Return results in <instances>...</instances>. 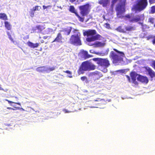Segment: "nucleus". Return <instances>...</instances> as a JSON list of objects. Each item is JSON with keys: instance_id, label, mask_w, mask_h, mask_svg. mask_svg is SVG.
<instances>
[{"instance_id": "bb28decb", "label": "nucleus", "mask_w": 155, "mask_h": 155, "mask_svg": "<svg viewBox=\"0 0 155 155\" xmlns=\"http://www.w3.org/2000/svg\"><path fill=\"white\" fill-rule=\"evenodd\" d=\"M97 73V71H94V72L90 73L89 74V76H94L96 77V74H97L96 73Z\"/></svg>"}, {"instance_id": "8fccbe9b", "label": "nucleus", "mask_w": 155, "mask_h": 155, "mask_svg": "<svg viewBox=\"0 0 155 155\" xmlns=\"http://www.w3.org/2000/svg\"><path fill=\"white\" fill-rule=\"evenodd\" d=\"M105 25H106V27H108L109 26V24H108L107 23Z\"/></svg>"}, {"instance_id": "a19ab883", "label": "nucleus", "mask_w": 155, "mask_h": 155, "mask_svg": "<svg viewBox=\"0 0 155 155\" xmlns=\"http://www.w3.org/2000/svg\"><path fill=\"white\" fill-rule=\"evenodd\" d=\"M103 100L100 99V98H97L96 100H95V101H101Z\"/></svg>"}, {"instance_id": "2eb2a0df", "label": "nucleus", "mask_w": 155, "mask_h": 155, "mask_svg": "<svg viewBox=\"0 0 155 155\" xmlns=\"http://www.w3.org/2000/svg\"><path fill=\"white\" fill-rule=\"evenodd\" d=\"M48 67H38L36 69L37 71L39 72H43L48 71Z\"/></svg>"}, {"instance_id": "393cba45", "label": "nucleus", "mask_w": 155, "mask_h": 155, "mask_svg": "<svg viewBox=\"0 0 155 155\" xmlns=\"http://www.w3.org/2000/svg\"><path fill=\"white\" fill-rule=\"evenodd\" d=\"M41 9V7L40 6H36L32 8L33 11H39Z\"/></svg>"}, {"instance_id": "37998d69", "label": "nucleus", "mask_w": 155, "mask_h": 155, "mask_svg": "<svg viewBox=\"0 0 155 155\" xmlns=\"http://www.w3.org/2000/svg\"><path fill=\"white\" fill-rule=\"evenodd\" d=\"M29 38V36L28 35H27L23 38L24 39H28Z\"/></svg>"}, {"instance_id": "c03bdc74", "label": "nucleus", "mask_w": 155, "mask_h": 155, "mask_svg": "<svg viewBox=\"0 0 155 155\" xmlns=\"http://www.w3.org/2000/svg\"><path fill=\"white\" fill-rule=\"evenodd\" d=\"M90 52L91 53H94V51L93 50H91L90 51Z\"/></svg>"}, {"instance_id": "9b49d317", "label": "nucleus", "mask_w": 155, "mask_h": 155, "mask_svg": "<svg viewBox=\"0 0 155 155\" xmlns=\"http://www.w3.org/2000/svg\"><path fill=\"white\" fill-rule=\"evenodd\" d=\"M137 80L142 83L145 84L147 83L148 82V79L147 77L141 76L140 75L137 77Z\"/></svg>"}, {"instance_id": "20e7f679", "label": "nucleus", "mask_w": 155, "mask_h": 155, "mask_svg": "<svg viewBox=\"0 0 155 155\" xmlns=\"http://www.w3.org/2000/svg\"><path fill=\"white\" fill-rule=\"evenodd\" d=\"M147 5V0H138L137 3L134 6L136 10L142 11L144 9Z\"/></svg>"}, {"instance_id": "09e8293b", "label": "nucleus", "mask_w": 155, "mask_h": 155, "mask_svg": "<svg viewBox=\"0 0 155 155\" xmlns=\"http://www.w3.org/2000/svg\"><path fill=\"white\" fill-rule=\"evenodd\" d=\"M107 71V69L106 68L104 69L103 72H106Z\"/></svg>"}, {"instance_id": "13d9d810", "label": "nucleus", "mask_w": 155, "mask_h": 155, "mask_svg": "<svg viewBox=\"0 0 155 155\" xmlns=\"http://www.w3.org/2000/svg\"><path fill=\"white\" fill-rule=\"evenodd\" d=\"M11 106H13V105H12V104H11Z\"/></svg>"}, {"instance_id": "f3484780", "label": "nucleus", "mask_w": 155, "mask_h": 155, "mask_svg": "<svg viewBox=\"0 0 155 155\" xmlns=\"http://www.w3.org/2000/svg\"><path fill=\"white\" fill-rule=\"evenodd\" d=\"M62 40V36L61 34L60 33H59L56 38L54 39V40L53 41L54 42H61Z\"/></svg>"}, {"instance_id": "ea45409f", "label": "nucleus", "mask_w": 155, "mask_h": 155, "mask_svg": "<svg viewBox=\"0 0 155 155\" xmlns=\"http://www.w3.org/2000/svg\"><path fill=\"white\" fill-rule=\"evenodd\" d=\"M112 5H113L117 0H112Z\"/></svg>"}, {"instance_id": "ddd939ff", "label": "nucleus", "mask_w": 155, "mask_h": 155, "mask_svg": "<svg viewBox=\"0 0 155 155\" xmlns=\"http://www.w3.org/2000/svg\"><path fill=\"white\" fill-rule=\"evenodd\" d=\"M27 45L31 48H37L39 45V43H36L34 44L30 41H28L27 43Z\"/></svg>"}, {"instance_id": "4c0bfd02", "label": "nucleus", "mask_w": 155, "mask_h": 155, "mask_svg": "<svg viewBox=\"0 0 155 155\" xmlns=\"http://www.w3.org/2000/svg\"><path fill=\"white\" fill-rule=\"evenodd\" d=\"M15 109H13L11 107H7V109H13V110H16L17 109H18L19 107H14Z\"/></svg>"}, {"instance_id": "a18cd8bd", "label": "nucleus", "mask_w": 155, "mask_h": 155, "mask_svg": "<svg viewBox=\"0 0 155 155\" xmlns=\"http://www.w3.org/2000/svg\"><path fill=\"white\" fill-rule=\"evenodd\" d=\"M43 9H45L47 8L48 7V6H45V5H43Z\"/></svg>"}, {"instance_id": "6e6552de", "label": "nucleus", "mask_w": 155, "mask_h": 155, "mask_svg": "<svg viewBox=\"0 0 155 155\" xmlns=\"http://www.w3.org/2000/svg\"><path fill=\"white\" fill-rule=\"evenodd\" d=\"M130 77H131V80L130 79V77L128 75H126V77L127 79L130 82H132L135 84H137V82L136 81V78H137V77L139 75L137 74L136 73L134 72H132L130 73Z\"/></svg>"}, {"instance_id": "f8f14e48", "label": "nucleus", "mask_w": 155, "mask_h": 155, "mask_svg": "<svg viewBox=\"0 0 155 155\" xmlns=\"http://www.w3.org/2000/svg\"><path fill=\"white\" fill-rule=\"evenodd\" d=\"M99 3L102 5L104 7H106L109 5L110 3L109 0H99Z\"/></svg>"}, {"instance_id": "c756f323", "label": "nucleus", "mask_w": 155, "mask_h": 155, "mask_svg": "<svg viewBox=\"0 0 155 155\" xmlns=\"http://www.w3.org/2000/svg\"><path fill=\"white\" fill-rule=\"evenodd\" d=\"M151 13L152 14L155 13V6H153L151 7Z\"/></svg>"}, {"instance_id": "f257e3e1", "label": "nucleus", "mask_w": 155, "mask_h": 155, "mask_svg": "<svg viewBox=\"0 0 155 155\" xmlns=\"http://www.w3.org/2000/svg\"><path fill=\"white\" fill-rule=\"evenodd\" d=\"M96 31L95 30H89L84 31L83 33L84 36H87V37L86 38L87 41V44L88 45L94 46L95 42H93L96 40H98L101 37L99 35H95Z\"/></svg>"}, {"instance_id": "4468645a", "label": "nucleus", "mask_w": 155, "mask_h": 155, "mask_svg": "<svg viewBox=\"0 0 155 155\" xmlns=\"http://www.w3.org/2000/svg\"><path fill=\"white\" fill-rule=\"evenodd\" d=\"M146 70L151 78H152L155 77V72L151 68L149 67H146Z\"/></svg>"}, {"instance_id": "f03ea898", "label": "nucleus", "mask_w": 155, "mask_h": 155, "mask_svg": "<svg viewBox=\"0 0 155 155\" xmlns=\"http://www.w3.org/2000/svg\"><path fill=\"white\" fill-rule=\"evenodd\" d=\"M114 50L115 51L110 52V56L113 60V63L116 65H118L123 61V57L124 54L122 52L118 51L115 49Z\"/></svg>"}, {"instance_id": "39448f33", "label": "nucleus", "mask_w": 155, "mask_h": 155, "mask_svg": "<svg viewBox=\"0 0 155 155\" xmlns=\"http://www.w3.org/2000/svg\"><path fill=\"white\" fill-rule=\"evenodd\" d=\"M126 0H120L121 5H118L116 8L117 15L119 18H121V14L124 12V4Z\"/></svg>"}, {"instance_id": "473e14b6", "label": "nucleus", "mask_w": 155, "mask_h": 155, "mask_svg": "<svg viewBox=\"0 0 155 155\" xmlns=\"http://www.w3.org/2000/svg\"><path fill=\"white\" fill-rule=\"evenodd\" d=\"M149 21L152 24H153L154 22V18H150L149 19Z\"/></svg>"}, {"instance_id": "9d476101", "label": "nucleus", "mask_w": 155, "mask_h": 155, "mask_svg": "<svg viewBox=\"0 0 155 155\" xmlns=\"http://www.w3.org/2000/svg\"><path fill=\"white\" fill-rule=\"evenodd\" d=\"M89 7L88 4L80 6L79 8L81 10V13L83 16H85L87 14Z\"/></svg>"}, {"instance_id": "e433bc0d", "label": "nucleus", "mask_w": 155, "mask_h": 155, "mask_svg": "<svg viewBox=\"0 0 155 155\" xmlns=\"http://www.w3.org/2000/svg\"><path fill=\"white\" fill-rule=\"evenodd\" d=\"M64 72L67 73L68 74H72V72L71 71L68 70H67L66 71H64Z\"/></svg>"}, {"instance_id": "f704fd0d", "label": "nucleus", "mask_w": 155, "mask_h": 155, "mask_svg": "<svg viewBox=\"0 0 155 155\" xmlns=\"http://www.w3.org/2000/svg\"><path fill=\"white\" fill-rule=\"evenodd\" d=\"M31 10V12H30V16L31 17H33L34 16V14H35V13H34V11H33V10Z\"/></svg>"}, {"instance_id": "c9c22d12", "label": "nucleus", "mask_w": 155, "mask_h": 155, "mask_svg": "<svg viewBox=\"0 0 155 155\" xmlns=\"http://www.w3.org/2000/svg\"><path fill=\"white\" fill-rule=\"evenodd\" d=\"M7 101H8V102L9 104L10 103H15V104H17V103H15V102H13L12 101H8V100H6ZM17 104H18L19 105V106H20L21 105V104H20V103H17Z\"/></svg>"}, {"instance_id": "4be33fe9", "label": "nucleus", "mask_w": 155, "mask_h": 155, "mask_svg": "<svg viewBox=\"0 0 155 155\" xmlns=\"http://www.w3.org/2000/svg\"><path fill=\"white\" fill-rule=\"evenodd\" d=\"M7 34L8 36V37L10 40L14 44H15V41L13 40L11 34L9 31L7 32Z\"/></svg>"}, {"instance_id": "1a4fd4ad", "label": "nucleus", "mask_w": 155, "mask_h": 155, "mask_svg": "<svg viewBox=\"0 0 155 155\" xmlns=\"http://www.w3.org/2000/svg\"><path fill=\"white\" fill-rule=\"evenodd\" d=\"M97 63L101 66L108 67L110 65L109 61L107 59L99 58L97 61Z\"/></svg>"}, {"instance_id": "5701e85b", "label": "nucleus", "mask_w": 155, "mask_h": 155, "mask_svg": "<svg viewBox=\"0 0 155 155\" xmlns=\"http://www.w3.org/2000/svg\"><path fill=\"white\" fill-rule=\"evenodd\" d=\"M69 11L72 13L75 14L76 15V14H78L73 6H70Z\"/></svg>"}, {"instance_id": "4d7b16f0", "label": "nucleus", "mask_w": 155, "mask_h": 155, "mask_svg": "<svg viewBox=\"0 0 155 155\" xmlns=\"http://www.w3.org/2000/svg\"><path fill=\"white\" fill-rule=\"evenodd\" d=\"M154 27H155V24L154 25Z\"/></svg>"}, {"instance_id": "bf43d9fd", "label": "nucleus", "mask_w": 155, "mask_h": 155, "mask_svg": "<svg viewBox=\"0 0 155 155\" xmlns=\"http://www.w3.org/2000/svg\"><path fill=\"white\" fill-rule=\"evenodd\" d=\"M147 40H148V39H149V38H147Z\"/></svg>"}, {"instance_id": "0eeeda50", "label": "nucleus", "mask_w": 155, "mask_h": 155, "mask_svg": "<svg viewBox=\"0 0 155 155\" xmlns=\"http://www.w3.org/2000/svg\"><path fill=\"white\" fill-rule=\"evenodd\" d=\"M120 18H124L125 20H129L130 22H137L140 20V17L139 15L131 18H130L129 15H127L125 16H122L121 15Z\"/></svg>"}, {"instance_id": "a878e982", "label": "nucleus", "mask_w": 155, "mask_h": 155, "mask_svg": "<svg viewBox=\"0 0 155 155\" xmlns=\"http://www.w3.org/2000/svg\"><path fill=\"white\" fill-rule=\"evenodd\" d=\"M97 74H96V77L97 78V79L102 77L103 75L100 72H99L98 71H97Z\"/></svg>"}, {"instance_id": "5fc2aeb1", "label": "nucleus", "mask_w": 155, "mask_h": 155, "mask_svg": "<svg viewBox=\"0 0 155 155\" xmlns=\"http://www.w3.org/2000/svg\"><path fill=\"white\" fill-rule=\"evenodd\" d=\"M121 98H122V99H125V98H123V97H121Z\"/></svg>"}, {"instance_id": "a211bd4d", "label": "nucleus", "mask_w": 155, "mask_h": 155, "mask_svg": "<svg viewBox=\"0 0 155 155\" xmlns=\"http://www.w3.org/2000/svg\"><path fill=\"white\" fill-rule=\"evenodd\" d=\"M5 26V28L8 30H10L12 28V26L9 22L7 21L4 22Z\"/></svg>"}, {"instance_id": "3c124183", "label": "nucleus", "mask_w": 155, "mask_h": 155, "mask_svg": "<svg viewBox=\"0 0 155 155\" xmlns=\"http://www.w3.org/2000/svg\"><path fill=\"white\" fill-rule=\"evenodd\" d=\"M64 112L65 113H68L69 112L67 111V110H64Z\"/></svg>"}, {"instance_id": "6ab92c4d", "label": "nucleus", "mask_w": 155, "mask_h": 155, "mask_svg": "<svg viewBox=\"0 0 155 155\" xmlns=\"http://www.w3.org/2000/svg\"><path fill=\"white\" fill-rule=\"evenodd\" d=\"M81 54L83 55L84 56V58L85 59H86L89 57V55L88 54V52L87 51L83 50L81 51Z\"/></svg>"}, {"instance_id": "6e6d98bb", "label": "nucleus", "mask_w": 155, "mask_h": 155, "mask_svg": "<svg viewBox=\"0 0 155 155\" xmlns=\"http://www.w3.org/2000/svg\"><path fill=\"white\" fill-rule=\"evenodd\" d=\"M48 29V30H51V29H49V28H48V29Z\"/></svg>"}, {"instance_id": "c85d7f7f", "label": "nucleus", "mask_w": 155, "mask_h": 155, "mask_svg": "<svg viewBox=\"0 0 155 155\" xmlns=\"http://www.w3.org/2000/svg\"><path fill=\"white\" fill-rule=\"evenodd\" d=\"M71 30V28L70 27H68L67 28V31L66 33H65L67 35H69L70 34Z\"/></svg>"}, {"instance_id": "7ed1b4c3", "label": "nucleus", "mask_w": 155, "mask_h": 155, "mask_svg": "<svg viewBox=\"0 0 155 155\" xmlns=\"http://www.w3.org/2000/svg\"><path fill=\"white\" fill-rule=\"evenodd\" d=\"M96 66L92 63L88 61H85L82 63L78 73L79 74L83 73V71L94 70L95 69Z\"/></svg>"}, {"instance_id": "2f4dec72", "label": "nucleus", "mask_w": 155, "mask_h": 155, "mask_svg": "<svg viewBox=\"0 0 155 155\" xmlns=\"http://www.w3.org/2000/svg\"><path fill=\"white\" fill-rule=\"evenodd\" d=\"M55 69V67H52L51 68H48V71H47V72H49L51 71H52Z\"/></svg>"}, {"instance_id": "dca6fc26", "label": "nucleus", "mask_w": 155, "mask_h": 155, "mask_svg": "<svg viewBox=\"0 0 155 155\" xmlns=\"http://www.w3.org/2000/svg\"><path fill=\"white\" fill-rule=\"evenodd\" d=\"M105 43L104 42H102L99 41H96L95 42L94 46L95 48L102 47L104 46Z\"/></svg>"}, {"instance_id": "7c9ffc66", "label": "nucleus", "mask_w": 155, "mask_h": 155, "mask_svg": "<svg viewBox=\"0 0 155 155\" xmlns=\"http://www.w3.org/2000/svg\"><path fill=\"white\" fill-rule=\"evenodd\" d=\"M76 16H77L78 18H79V20L81 21V22H83L84 21V18H81V17L78 15V14H76Z\"/></svg>"}, {"instance_id": "58836bf2", "label": "nucleus", "mask_w": 155, "mask_h": 155, "mask_svg": "<svg viewBox=\"0 0 155 155\" xmlns=\"http://www.w3.org/2000/svg\"><path fill=\"white\" fill-rule=\"evenodd\" d=\"M149 1L150 4L155 2V0H149Z\"/></svg>"}, {"instance_id": "864d4df0", "label": "nucleus", "mask_w": 155, "mask_h": 155, "mask_svg": "<svg viewBox=\"0 0 155 155\" xmlns=\"http://www.w3.org/2000/svg\"><path fill=\"white\" fill-rule=\"evenodd\" d=\"M15 100H16V101H17V100H18V98L17 97H15Z\"/></svg>"}, {"instance_id": "aec40b11", "label": "nucleus", "mask_w": 155, "mask_h": 155, "mask_svg": "<svg viewBox=\"0 0 155 155\" xmlns=\"http://www.w3.org/2000/svg\"><path fill=\"white\" fill-rule=\"evenodd\" d=\"M0 19L4 20H8V17L5 13H0Z\"/></svg>"}, {"instance_id": "de8ad7c7", "label": "nucleus", "mask_w": 155, "mask_h": 155, "mask_svg": "<svg viewBox=\"0 0 155 155\" xmlns=\"http://www.w3.org/2000/svg\"><path fill=\"white\" fill-rule=\"evenodd\" d=\"M153 44H155V38L153 39Z\"/></svg>"}, {"instance_id": "79ce46f5", "label": "nucleus", "mask_w": 155, "mask_h": 155, "mask_svg": "<svg viewBox=\"0 0 155 155\" xmlns=\"http://www.w3.org/2000/svg\"><path fill=\"white\" fill-rule=\"evenodd\" d=\"M152 66L155 69V61H153L152 63Z\"/></svg>"}, {"instance_id": "603ef678", "label": "nucleus", "mask_w": 155, "mask_h": 155, "mask_svg": "<svg viewBox=\"0 0 155 155\" xmlns=\"http://www.w3.org/2000/svg\"><path fill=\"white\" fill-rule=\"evenodd\" d=\"M76 0H70V1L71 2H73L75 1Z\"/></svg>"}, {"instance_id": "423d86ee", "label": "nucleus", "mask_w": 155, "mask_h": 155, "mask_svg": "<svg viewBox=\"0 0 155 155\" xmlns=\"http://www.w3.org/2000/svg\"><path fill=\"white\" fill-rule=\"evenodd\" d=\"M80 35V33H78L77 35H72L70 39L71 42L75 45H81V42L79 37Z\"/></svg>"}, {"instance_id": "cd10ccee", "label": "nucleus", "mask_w": 155, "mask_h": 155, "mask_svg": "<svg viewBox=\"0 0 155 155\" xmlns=\"http://www.w3.org/2000/svg\"><path fill=\"white\" fill-rule=\"evenodd\" d=\"M36 28L40 31H41L44 28L42 26L38 25L36 27Z\"/></svg>"}, {"instance_id": "412c9836", "label": "nucleus", "mask_w": 155, "mask_h": 155, "mask_svg": "<svg viewBox=\"0 0 155 155\" xmlns=\"http://www.w3.org/2000/svg\"><path fill=\"white\" fill-rule=\"evenodd\" d=\"M125 29L126 31H131L134 30V28L132 26H128L125 27Z\"/></svg>"}, {"instance_id": "49530a36", "label": "nucleus", "mask_w": 155, "mask_h": 155, "mask_svg": "<svg viewBox=\"0 0 155 155\" xmlns=\"http://www.w3.org/2000/svg\"><path fill=\"white\" fill-rule=\"evenodd\" d=\"M67 76H68V77L70 78H71L72 77V74H70L69 75H68Z\"/></svg>"}, {"instance_id": "72a5a7b5", "label": "nucleus", "mask_w": 155, "mask_h": 155, "mask_svg": "<svg viewBox=\"0 0 155 155\" xmlns=\"http://www.w3.org/2000/svg\"><path fill=\"white\" fill-rule=\"evenodd\" d=\"M81 79L83 81H84L85 80H86V81L87 80V77H85V76L81 77Z\"/></svg>"}, {"instance_id": "b1692460", "label": "nucleus", "mask_w": 155, "mask_h": 155, "mask_svg": "<svg viewBox=\"0 0 155 155\" xmlns=\"http://www.w3.org/2000/svg\"><path fill=\"white\" fill-rule=\"evenodd\" d=\"M117 31L123 33H126V31L124 29L122 28L121 26L119 27L117 29Z\"/></svg>"}]
</instances>
